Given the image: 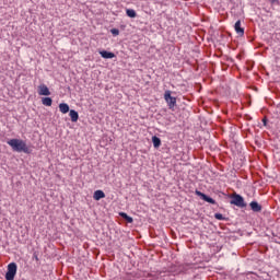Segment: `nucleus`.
Segmentation results:
<instances>
[{"label":"nucleus","mask_w":280,"mask_h":280,"mask_svg":"<svg viewBox=\"0 0 280 280\" xmlns=\"http://www.w3.org/2000/svg\"><path fill=\"white\" fill-rule=\"evenodd\" d=\"M8 145L13 150V152H24V154H32V149L27 147L25 140L13 138L8 140Z\"/></svg>","instance_id":"f257e3e1"},{"label":"nucleus","mask_w":280,"mask_h":280,"mask_svg":"<svg viewBox=\"0 0 280 280\" xmlns=\"http://www.w3.org/2000/svg\"><path fill=\"white\" fill-rule=\"evenodd\" d=\"M230 205H234V207H238V209H246L247 203L244 200V197H242V195L234 192L230 196Z\"/></svg>","instance_id":"f03ea898"},{"label":"nucleus","mask_w":280,"mask_h":280,"mask_svg":"<svg viewBox=\"0 0 280 280\" xmlns=\"http://www.w3.org/2000/svg\"><path fill=\"white\" fill-rule=\"evenodd\" d=\"M164 100L170 108V110H174L176 106V97L172 96V91L166 90L164 93Z\"/></svg>","instance_id":"7ed1b4c3"},{"label":"nucleus","mask_w":280,"mask_h":280,"mask_svg":"<svg viewBox=\"0 0 280 280\" xmlns=\"http://www.w3.org/2000/svg\"><path fill=\"white\" fill-rule=\"evenodd\" d=\"M16 270H18L16 262H10L8 265L5 280H14V278L16 277Z\"/></svg>","instance_id":"20e7f679"},{"label":"nucleus","mask_w":280,"mask_h":280,"mask_svg":"<svg viewBox=\"0 0 280 280\" xmlns=\"http://www.w3.org/2000/svg\"><path fill=\"white\" fill-rule=\"evenodd\" d=\"M38 95H45L46 97L51 95V92L49 91V88L45 84L38 85Z\"/></svg>","instance_id":"39448f33"},{"label":"nucleus","mask_w":280,"mask_h":280,"mask_svg":"<svg viewBox=\"0 0 280 280\" xmlns=\"http://www.w3.org/2000/svg\"><path fill=\"white\" fill-rule=\"evenodd\" d=\"M249 207L252 209V211H254V213H261V205H259V202L257 201H252L249 203Z\"/></svg>","instance_id":"423d86ee"},{"label":"nucleus","mask_w":280,"mask_h":280,"mask_svg":"<svg viewBox=\"0 0 280 280\" xmlns=\"http://www.w3.org/2000/svg\"><path fill=\"white\" fill-rule=\"evenodd\" d=\"M234 30L238 36H244V27H242V21H236L234 25Z\"/></svg>","instance_id":"0eeeda50"},{"label":"nucleus","mask_w":280,"mask_h":280,"mask_svg":"<svg viewBox=\"0 0 280 280\" xmlns=\"http://www.w3.org/2000/svg\"><path fill=\"white\" fill-rule=\"evenodd\" d=\"M94 200H102V198H106V194L104 190H95L93 195Z\"/></svg>","instance_id":"6e6552de"},{"label":"nucleus","mask_w":280,"mask_h":280,"mask_svg":"<svg viewBox=\"0 0 280 280\" xmlns=\"http://www.w3.org/2000/svg\"><path fill=\"white\" fill-rule=\"evenodd\" d=\"M100 54H101L102 58H105L106 60L115 58V55L112 51L102 50V51H100Z\"/></svg>","instance_id":"1a4fd4ad"},{"label":"nucleus","mask_w":280,"mask_h":280,"mask_svg":"<svg viewBox=\"0 0 280 280\" xmlns=\"http://www.w3.org/2000/svg\"><path fill=\"white\" fill-rule=\"evenodd\" d=\"M119 215H120V218L126 220V222H128V224H132V222H135V219H132V217L128 215V213H126V212H119Z\"/></svg>","instance_id":"9d476101"},{"label":"nucleus","mask_w":280,"mask_h":280,"mask_svg":"<svg viewBox=\"0 0 280 280\" xmlns=\"http://www.w3.org/2000/svg\"><path fill=\"white\" fill-rule=\"evenodd\" d=\"M59 110L60 113H62L63 115H67V113H69V105L67 103H61L59 104Z\"/></svg>","instance_id":"9b49d317"},{"label":"nucleus","mask_w":280,"mask_h":280,"mask_svg":"<svg viewBox=\"0 0 280 280\" xmlns=\"http://www.w3.org/2000/svg\"><path fill=\"white\" fill-rule=\"evenodd\" d=\"M70 118H71V121L75 122L78 121V119H80V115L75 109H70Z\"/></svg>","instance_id":"f8f14e48"},{"label":"nucleus","mask_w":280,"mask_h":280,"mask_svg":"<svg viewBox=\"0 0 280 280\" xmlns=\"http://www.w3.org/2000/svg\"><path fill=\"white\" fill-rule=\"evenodd\" d=\"M152 143H153V148H155V149L161 148V138L153 136Z\"/></svg>","instance_id":"ddd939ff"},{"label":"nucleus","mask_w":280,"mask_h":280,"mask_svg":"<svg viewBox=\"0 0 280 280\" xmlns=\"http://www.w3.org/2000/svg\"><path fill=\"white\" fill-rule=\"evenodd\" d=\"M126 14L129 19H137V11L135 9H127Z\"/></svg>","instance_id":"4468645a"},{"label":"nucleus","mask_w":280,"mask_h":280,"mask_svg":"<svg viewBox=\"0 0 280 280\" xmlns=\"http://www.w3.org/2000/svg\"><path fill=\"white\" fill-rule=\"evenodd\" d=\"M42 104L44 106H51V104H54V100H51V97H43L42 98Z\"/></svg>","instance_id":"2eb2a0df"},{"label":"nucleus","mask_w":280,"mask_h":280,"mask_svg":"<svg viewBox=\"0 0 280 280\" xmlns=\"http://www.w3.org/2000/svg\"><path fill=\"white\" fill-rule=\"evenodd\" d=\"M202 200H203L205 202H209V205H218V203L215 202V200H214L213 198L209 197L208 195H205Z\"/></svg>","instance_id":"dca6fc26"},{"label":"nucleus","mask_w":280,"mask_h":280,"mask_svg":"<svg viewBox=\"0 0 280 280\" xmlns=\"http://www.w3.org/2000/svg\"><path fill=\"white\" fill-rule=\"evenodd\" d=\"M195 194H196V196H199V198H200L201 200H202V199L205 198V196H206V194L202 192V191H200V190H196Z\"/></svg>","instance_id":"f3484780"},{"label":"nucleus","mask_w":280,"mask_h":280,"mask_svg":"<svg viewBox=\"0 0 280 280\" xmlns=\"http://www.w3.org/2000/svg\"><path fill=\"white\" fill-rule=\"evenodd\" d=\"M214 218H215V220H226V218H224V215H222V213H215Z\"/></svg>","instance_id":"a211bd4d"},{"label":"nucleus","mask_w":280,"mask_h":280,"mask_svg":"<svg viewBox=\"0 0 280 280\" xmlns=\"http://www.w3.org/2000/svg\"><path fill=\"white\" fill-rule=\"evenodd\" d=\"M110 34H113V36H119V31H118V28H112V30H110Z\"/></svg>","instance_id":"6ab92c4d"},{"label":"nucleus","mask_w":280,"mask_h":280,"mask_svg":"<svg viewBox=\"0 0 280 280\" xmlns=\"http://www.w3.org/2000/svg\"><path fill=\"white\" fill-rule=\"evenodd\" d=\"M33 259H35V261H39V259H38V253H37V252H35V253L33 254Z\"/></svg>","instance_id":"aec40b11"},{"label":"nucleus","mask_w":280,"mask_h":280,"mask_svg":"<svg viewBox=\"0 0 280 280\" xmlns=\"http://www.w3.org/2000/svg\"><path fill=\"white\" fill-rule=\"evenodd\" d=\"M262 124H264V126H268V118H262Z\"/></svg>","instance_id":"412c9836"},{"label":"nucleus","mask_w":280,"mask_h":280,"mask_svg":"<svg viewBox=\"0 0 280 280\" xmlns=\"http://www.w3.org/2000/svg\"><path fill=\"white\" fill-rule=\"evenodd\" d=\"M270 3H279V0H270Z\"/></svg>","instance_id":"4be33fe9"}]
</instances>
